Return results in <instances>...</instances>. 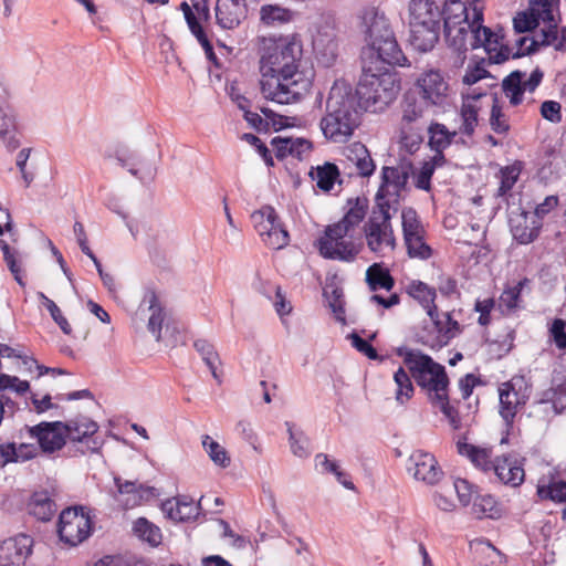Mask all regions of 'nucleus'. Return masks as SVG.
<instances>
[{
	"label": "nucleus",
	"mask_w": 566,
	"mask_h": 566,
	"mask_svg": "<svg viewBox=\"0 0 566 566\" xmlns=\"http://www.w3.org/2000/svg\"><path fill=\"white\" fill-rule=\"evenodd\" d=\"M361 27L367 49L363 51V74L354 96L361 111L379 113L399 91V80L388 66H405L408 60L384 13L374 8L365 10Z\"/></svg>",
	"instance_id": "nucleus-1"
},
{
	"label": "nucleus",
	"mask_w": 566,
	"mask_h": 566,
	"mask_svg": "<svg viewBox=\"0 0 566 566\" xmlns=\"http://www.w3.org/2000/svg\"><path fill=\"white\" fill-rule=\"evenodd\" d=\"M259 49L260 91L276 104L300 103L310 93L315 71L303 56V43L296 33L262 38Z\"/></svg>",
	"instance_id": "nucleus-2"
},
{
	"label": "nucleus",
	"mask_w": 566,
	"mask_h": 566,
	"mask_svg": "<svg viewBox=\"0 0 566 566\" xmlns=\"http://www.w3.org/2000/svg\"><path fill=\"white\" fill-rule=\"evenodd\" d=\"M361 114L352 87L344 81H336L326 101V114L319 122L321 130L326 139L345 143L360 125Z\"/></svg>",
	"instance_id": "nucleus-3"
},
{
	"label": "nucleus",
	"mask_w": 566,
	"mask_h": 566,
	"mask_svg": "<svg viewBox=\"0 0 566 566\" xmlns=\"http://www.w3.org/2000/svg\"><path fill=\"white\" fill-rule=\"evenodd\" d=\"M409 11V43L419 52L431 51L439 41L442 13L433 0H411Z\"/></svg>",
	"instance_id": "nucleus-4"
},
{
	"label": "nucleus",
	"mask_w": 566,
	"mask_h": 566,
	"mask_svg": "<svg viewBox=\"0 0 566 566\" xmlns=\"http://www.w3.org/2000/svg\"><path fill=\"white\" fill-rule=\"evenodd\" d=\"M399 356L416 384L426 391L428 399L449 391L450 380L443 365L419 349H400Z\"/></svg>",
	"instance_id": "nucleus-5"
},
{
	"label": "nucleus",
	"mask_w": 566,
	"mask_h": 566,
	"mask_svg": "<svg viewBox=\"0 0 566 566\" xmlns=\"http://www.w3.org/2000/svg\"><path fill=\"white\" fill-rule=\"evenodd\" d=\"M483 7L479 0H473L472 7V49L484 48L489 54V60L495 64H500L510 59V46L500 43L502 40L490 28L482 25Z\"/></svg>",
	"instance_id": "nucleus-6"
},
{
	"label": "nucleus",
	"mask_w": 566,
	"mask_h": 566,
	"mask_svg": "<svg viewBox=\"0 0 566 566\" xmlns=\"http://www.w3.org/2000/svg\"><path fill=\"white\" fill-rule=\"evenodd\" d=\"M66 441L70 442L69 453L72 455L97 452L102 443L95 438L98 424L87 417L81 416L64 422Z\"/></svg>",
	"instance_id": "nucleus-7"
},
{
	"label": "nucleus",
	"mask_w": 566,
	"mask_h": 566,
	"mask_svg": "<svg viewBox=\"0 0 566 566\" xmlns=\"http://www.w3.org/2000/svg\"><path fill=\"white\" fill-rule=\"evenodd\" d=\"M354 238L352 233H344L340 227L331 224L318 240L319 253L325 259L352 262L359 253V245L354 242Z\"/></svg>",
	"instance_id": "nucleus-8"
},
{
	"label": "nucleus",
	"mask_w": 566,
	"mask_h": 566,
	"mask_svg": "<svg viewBox=\"0 0 566 566\" xmlns=\"http://www.w3.org/2000/svg\"><path fill=\"white\" fill-rule=\"evenodd\" d=\"M530 398L528 387L524 377H513L499 387V413L507 430L513 428L517 412Z\"/></svg>",
	"instance_id": "nucleus-9"
},
{
	"label": "nucleus",
	"mask_w": 566,
	"mask_h": 566,
	"mask_svg": "<svg viewBox=\"0 0 566 566\" xmlns=\"http://www.w3.org/2000/svg\"><path fill=\"white\" fill-rule=\"evenodd\" d=\"M367 247L381 256L392 252L396 240L390 223L389 209H380L378 216H371L364 226Z\"/></svg>",
	"instance_id": "nucleus-10"
},
{
	"label": "nucleus",
	"mask_w": 566,
	"mask_h": 566,
	"mask_svg": "<svg viewBox=\"0 0 566 566\" xmlns=\"http://www.w3.org/2000/svg\"><path fill=\"white\" fill-rule=\"evenodd\" d=\"M413 91L430 106L436 107V111L443 112L450 105V85L438 70L424 71L417 78Z\"/></svg>",
	"instance_id": "nucleus-11"
},
{
	"label": "nucleus",
	"mask_w": 566,
	"mask_h": 566,
	"mask_svg": "<svg viewBox=\"0 0 566 566\" xmlns=\"http://www.w3.org/2000/svg\"><path fill=\"white\" fill-rule=\"evenodd\" d=\"M92 531V521L83 507H67L59 517L57 533L62 542L76 546L85 541Z\"/></svg>",
	"instance_id": "nucleus-12"
},
{
	"label": "nucleus",
	"mask_w": 566,
	"mask_h": 566,
	"mask_svg": "<svg viewBox=\"0 0 566 566\" xmlns=\"http://www.w3.org/2000/svg\"><path fill=\"white\" fill-rule=\"evenodd\" d=\"M408 179L409 168L406 166L381 168V184L376 193V201L380 209H390L391 205L398 203Z\"/></svg>",
	"instance_id": "nucleus-13"
},
{
	"label": "nucleus",
	"mask_w": 566,
	"mask_h": 566,
	"mask_svg": "<svg viewBox=\"0 0 566 566\" xmlns=\"http://www.w3.org/2000/svg\"><path fill=\"white\" fill-rule=\"evenodd\" d=\"M429 317L433 324L434 333L421 336V342L431 349H440L449 345L453 338L462 333V326L452 317L451 312L439 313L437 310L436 315Z\"/></svg>",
	"instance_id": "nucleus-14"
},
{
	"label": "nucleus",
	"mask_w": 566,
	"mask_h": 566,
	"mask_svg": "<svg viewBox=\"0 0 566 566\" xmlns=\"http://www.w3.org/2000/svg\"><path fill=\"white\" fill-rule=\"evenodd\" d=\"M406 468L416 481L427 485L438 484L444 474L436 457L423 450H415L409 455Z\"/></svg>",
	"instance_id": "nucleus-15"
},
{
	"label": "nucleus",
	"mask_w": 566,
	"mask_h": 566,
	"mask_svg": "<svg viewBox=\"0 0 566 566\" xmlns=\"http://www.w3.org/2000/svg\"><path fill=\"white\" fill-rule=\"evenodd\" d=\"M544 73L536 67L527 80L525 72L520 70L511 72L502 82L504 95L509 98L512 106H517L523 101L525 92L533 93L543 80Z\"/></svg>",
	"instance_id": "nucleus-16"
},
{
	"label": "nucleus",
	"mask_w": 566,
	"mask_h": 566,
	"mask_svg": "<svg viewBox=\"0 0 566 566\" xmlns=\"http://www.w3.org/2000/svg\"><path fill=\"white\" fill-rule=\"evenodd\" d=\"M28 430L30 436L36 439L44 453H53L66 444L64 422L62 421H43Z\"/></svg>",
	"instance_id": "nucleus-17"
},
{
	"label": "nucleus",
	"mask_w": 566,
	"mask_h": 566,
	"mask_svg": "<svg viewBox=\"0 0 566 566\" xmlns=\"http://www.w3.org/2000/svg\"><path fill=\"white\" fill-rule=\"evenodd\" d=\"M401 125H415L416 130H421V124L429 115L440 113L436 107L430 106L416 91L405 93L401 103Z\"/></svg>",
	"instance_id": "nucleus-18"
},
{
	"label": "nucleus",
	"mask_w": 566,
	"mask_h": 566,
	"mask_svg": "<svg viewBox=\"0 0 566 566\" xmlns=\"http://www.w3.org/2000/svg\"><path fill=\"white\" fill-rule=\"evenodd\" d=\"M33 539L20 534L0 543V566H24L32 553Z\"/></svg>",
	"instance_id": "nucleus-19"
},
{
	"label": "nucleus",
	"mask_w": 566,
	"mask_h": 566,
	"mask_svg": "<svg viewBox=\"0 0 566 566\" xmlns=\"http://www.w3.org/2000/svg\"><path fill=\"white\" fill-rule=\"evenodd\" d=\"M114 483L117 489L116 501L126 510L136 507L157 496L155 488L137 483V481H124L116 476Z\"/></svg>",
	"instance_id": "nucleus-20"
},
{
	"label": "nucleus",
	"mask_w": 566,
	"mask_h": 566,
	"mask_svg": "<svg viewBox=\"0 0 566 566\" xmlns=\"http://www.w3.org/2000/svg\"><path fill=\"white\" fill-rule=\"evenodd\" d=\"M343 159L339 161L348 168V175L356 174L359 177H369L374 174L376 165L367 147L359 143H353L343 150Z\"/></svg>",
	"instance_id": "nucleus-21"
},
{
	"label": "nucleus",
	"mask_w": 566,
	"mask_h": 566,
	"mask_svg": "<svg viewBox=\"0 0 566 566\" xmlns=\"http://www.w3.org/2000/svg\"><path fill=\"white\" fill-rule=\"evenodd\" d=\"M524 461L511 454L497 457L494 459L493 472L504 485L517 488L525 480Z\"/></svg>",
	"instance_id": "nucleus-22"
},
{
	"label": "nucleus",
	"mask_w": 566,
	"mask_h": 566,
	"mask_svg": "<svg viewBox=\"0 0 566 566\" xmlns=\"http://www.w3.org/2000/svg\"><path fill=\"white\" fill-rule=\"evenodd\" d=\"M247 17L245 0H218L216 19L220 28L232 30L240 25Z\"/></svg>",
	"instance_id": "nucleus-23"
},
{
	"label": "nucleus",
	"mask_w": 566,
	"mask_h": 566,
	"mask_svg": "<svg viewBox=\"0 0 566 566\" xmlns=\"http://www.w3.org/2000/svg\"><path fill=\"white\" fill-rule=\"evenodd\" d=\"M203 496L196 504L192 499L188 496H180L168 499L161 504L163 513L175 522H188L197 518L201 509V501Z\"/></svg>",
	"instance_id": "nucleus-24"
},
{
	"label": "nucleus",
	"mask_w": 566,
	"mask_h": 566,
	"mask_svg": "<svg viewBox=\"0 0 566 566\" xmlns=\"http://www.w3.org/2000/svg\"><path fill=\"white\" fill-rule=\"evenodd\" d=\"M485 95V91L475 92V90L467 94L459 113L461 119V125L457 129L459 135H464L467 137H472L474 135L475 128L479 124L480 107L478 106V101Z\"/></svg>",
	"instance_id": "nucleus-25"
},
{
	"label": "nucleus",
	"mask_w": 566,
	"mask_h": 566,
	"mask_svg": "<svg viewBox=\"0 0 566 566\" xmlns=\"http://www.w3.org/2000/svg\"><path fill=\"white\" fill-rule=\"evenodd\" d=\"M368 211V200L366 198L348 199L347 210L338 222L334 223L343 229L344 233L356 234L359 224L365 219Z\"/></svg>",
	"instance_id": "nucleus-26"
},
{
	"label": "nucleus",
	"mask_w": 566,
	"mask_h": 566,
	"mask_svg": "<svg viewBox=\"0 0 566 566\" xmlns=\"http://www.w3.org/2000/svg\"><path fill=\"white\" fill-rule=\"evenodd\" d=\"M510 222L511 232L518 243L528 244L538 237L541 223L527 212L511 218Z\"/></svg>",
	"instance_id": "nucleus-27"
},
{
	"label": "nucleus",
	"mask_w": 566,
	"mask_h": 566,
	"mask_svg": "<svg viewBox=\"0 0 566 566\" xmlns=\"http://www.w3.org/2000/svg\"><path fill=\"white\" fill-rule=\"evenodd\" d=\"M536 495L539 501L566 504V481L556 479L553 474L543 475L538 480Z\"/></svg>",
	"instance_id": "nucleus-28"
},
{
	"label": "nucleus",
	"mask_w": 566,
	"mask_h": 566,
	"mask_svg": "<svg viewBox=\"0 0 566 566\" xmlns=\"http://www.w3.org/2000/svg\"><path fill=\"white\" fill-rule=\"evenodd\" d=\"M547 22L536 32V40L542 46H553L557 51H566V27L560 30L554 22L551 11L546 12Z\"/></svg>",
	"instance_id": "nucleus-29"
},
{
	"label": "nucleus",
	"mask_w": 566,
	"mask_h": 566,
	"mask_svg": "<svg viewBox=\"0 0 566 566\" xmlns=\"http://www.w3.org/2000/svg\"><path fill=\"white\" fill-rule=\"evenodd\" d=\"M429 146L436 153V157H443V150L459 136L457 129L450 130L444 124L431 123L428 127Z\"/></svg>",
	"instance_id": "nucleus-30"
},
{
	"label": "nucleus",
	"mask_w": 566,
	"mask_h": 566,
	"mask_svg": "<svg viewBox=\"0 0 566 566\" xmlns=\"http://www.w3.org/2000/svg\"><path fill=\"white\" fill-rule=\"evenodd\" d=\"M27 509L30 515L42 522L50 521L56 512V505L46 491L34 492Z\"/></svg>",
	"instance_id": "nucleus-31"
},
{
	"label": "nucleus",
	"mask_w": 566,
	"mask_h": 566,
	"mask_svg": "<svg viewBox=\"0 0 566 566\" xmlns=\"http://www.w3.org/2000/svg\"><path fill=\"white\" fill-rule=\"evenodd\" d=\"M473 0L468 3L461 0H446L442 13L443 24L455 25L461 22L471 21Z\"/></svg>",
	"instance_id": "nucleus-32"
},
{
	"label": "nucleus",
	"mask_w": 566,
	"mask_h": 566,
	"mask_svg": "<svg viewBox=\"0 0 566 566\" xmlns=\"http://www.w3.org/2000/svg\"><path fill=\"white\" fill-rule=\"evenodd\" d=\"M470 548L480 566H499L503 563L502 553L485 539L472 541Z\"/></svg>",
	"instance_id": "nucleus-33"
},
{
	"label": "nucleus",
	"mask_w": 566,
	"mask_h": 566,
	"mask_svg": "<svg viewBox=\"0 0 566 566\" xmlns=\"http://www.w3.org/2000/svg\"><path fill=\"white\" fill-rule=\"evenodd\" d=\"M408 293L412 298L419 302L428 316H432L433 314L436 315V311L438 310L434 303L437 293L433 287H430L421 281H412L408 285Z\"/></svg>",
	"instance_id": "nucleus-34"
},
{
	"label": "nucleus",
	"mask_w": 566,
	"mask_h": 566,
	"mask_svg": "<svg viewBox=\"0 0 566 566\" xmlns=\"http://www.w3.org/2000/svg\"><path fill=\"white\" fill-rule=\"evenodd\" d=\"M443 27L448 45L459 52L467 51V39L472 33V20L455 25L443 24Z\"/></svg>",
	"instance_id": "nucleus-35"
},
{
	"label": "nucleus",
	"mask_w": 566,
	"mask_h": 566,
	"mask_svg": "<svg viewBox=\"0 0 566 566\" xmlns=\"http://www.w3.org/2000/svg\"><path fill=\"white\" fill-rule=\"evenodd\" d=\"M366 282L370 291L386 290L390 291L395 285V280L389 270L380 263H374L366 271Z\"/></svg>",
	"instance_id": "nucleus-36"
},
{
	"label": "nucleus",
	"mask_w": 566,
	"mask_h": 566,
	"mask_svg": "<svg viewBox=\"0 0 566 566\" xmlns=\"http://www.w3.org/2000/svg\"><path fill=\"white\" fill-rule=\"evenodd\" d=\"M144 301L148 303V310L150 312L147 324L148 331L156 337V340H160L161 328L166 318V313L163 306L159 304L155 292H148Z\"/></svg>",
	"instance_id": "nucleus-37"
},
{
	"label": "nucleus",
	"mask_w": 566,
	"mask_h": 566,
	"mask_svg": "<svg viewBox=\"0 0 566 566\" xmlns=\"http://www.w3.org/2000/svg\"><path fill=\"white\" fill-rule=\"evenodd\" d=\"M14 130V112L7 99L0 98V137L12 148L18 146V142L13 138Z\"/></svg>",
	"instance_id": "nucleus-38"
},
{
	"label": "nucleus",
	"mask_w": 566,
	"mask_h": 566,
	"mask_svg": "<svg viewBox=\"0 0 566 566\" xmlns=\"http://www.w3.org/2000/svg\"><path fill=\"white\" fill-rule=\"evenodd\" d=\"M294 12L279 4H263L260 8V20L264 25L275 27L293 20Z\"/></svg>",
	"instance_id": "nucleus-39"
},
{
	"label": "nucleus",
	"mask_w": 566,
	"mask_h": 566,
	"mask_svg": "<svg viewBox=\"0 0 566 566\" xmlns=\"http://www.w3.org/2000/svg\"><path fill=\"white\" fill-rule=\"evenodd\" d=\"M459 453L467 455L471 462L484 472L493 471L494 460H492L491 451L474 447L469 443H458Z\"/></svg>",
	"instance_id": "nucleus-40"
},
{
	"label": "nucleus",
	"mask_w": 566,
	"mask_h": 566,
	"mask_svg": "<svg viewBox=\"0 0 566 566\" xmlns=\"http://www.w3.org/2000/svg\"><path fill=\"white\" fill-rule=\"evenodd\" d=\"M315 469L319 473H332L337 481L346 489L354 490V483L347 479L346 474L339 469L336 461L331 460L325 453H317L314 458Z\"/></svg>",
	"instance_id": "nucleus-41"
},
{
	"label": "nucleus",
	"mask_w": 566,
	"mask_h": 566,
	"mask_svg": "<svg viewBox=\"0 0 566 566\" xmlns=\"http://www.w3.org/2000/svg\"><path fill=\"white\" fill-rule=\"evenodd\" d=\"M313 49L317 54H321L327 62L334 61L336 57L337 44L335 34L332 29L322 32L318 31L313 38Z\"/></svg>",
	"instance_id": "nucleus-42"
},
{
	"label": "nucleus",
	"mask_w": 566,
	"mask_h": 566,
	"mask_svg": "<svg viewBox=\"0 0 566 566\" xmlns=\"http://www.w3.org/2000/svg\"><path fill=\"white\" fill-rule=\"evenodd\" d=\"M311 177L316 181V186L323 191H329L339 176V168L332 163H325L311 171Z\"/></svg>",
	"instance_id": "nucleus-43"
},
{
	"label": "nucleus",
	"mask_w": 566,
	"mask_h": 566,
	"mask_svg": "<svg viewBox=\"0 0 566 566\" xmlns=\"http://www.w3.org/2000/svg\"><path fill=\"white\" fill-rule=\"evenodd\" d=\"M133 531L137 537L151 546H158L161 543L163 535L160 528L145 517H138L134 522Z\"/></svg>",
	"instance_id": "nucleus-44"
},
{
	"label": "nucleus",
	"mask_w": 566,
	"mask_h": 566,
	"mask_svg": "<svg viewBox=\"0 0 566 566\" xmlns=\"http://www.w3.org/2000/svg\"><path fill=\"white\" fill-rule=\"evenodd\" d=\"M193 347L200 354L202 360L210 369L212 377L218 382H221V375L218 373V365L220 364V358L218 353L214 350L213 345L206 339H197L193 343Z\"/></svg>",
	"instance_id": "nucleus-45"
},
{
	"label": "nucleus",
	"mask_w": 566,
	"mask_h": 566,
	"mask_svg": "<svg viewBox=\"0 0 566 566\" xmlns=\"http://www.w3.org/2000/svg\"><path fill=\"white\" fill-rule=\"evenodd\" d=\"M394 380L397 385L396 401L403 406L413 396L415 388L411 381V375H409L405 368L399 367L394 374Z\"/></svg>",
	"instance_id": "nucleus-46"
},
{
	"label": "nucleus",
	"mask_w": 566,
	"mask_h": 566,
	"mask_svg": "<svg viewBox=\"0 0 566 566\" xmlns=\"http://www.w3.org/2000/svg\"><path fill=\"white\" fill-rule=\"evenodd\" d=\"M252 218L262 239L279 223L277 214L270 206L263 207L260 211L253 213Z\"/></svg>",
	"instance_id": "nucleus-47"
},
{
	"label": "nucleus",
	"mask_w": 566,
	"mask_h": 566,
	"mask_svg": "<svg viewBox=\"0 0 566 566\" xmlns=\"http://www.w3.org/2000/svg\"><path fill=\"white\" fill-rule=\"evenodd\" d=\"M202 447L209 455L210 460L216 465L221 468H227L230 465L231 460L227 450L217 441H214L210 436H202Z\"/></svg>",
	"instance_id": "nucleus-48"
},
{
	"label": "nucleus",
	"mask_w": 566,
	"mask_h": 566,
	"mask_svg": "<svg viewBox=\"0 0 566 566\" xmlns=\"http://www.w3.org/2000/svg\"><path fill=\"white\" fill-rule=\"evenodd\" d=\"M429 401L432 406L440 409L453 429L457 430L460 428L461 419L458 410L450 403L449 391L440 394L439 396L431 398Z\"/></svg>",
	"instance_id": "nucleus-49"
},
{
	"label": "nucleus",
	"mask_w": 566,
	"mask_h": 566,
	"mask_svg": "<svg viewBox=\"0 0 566 566\" xmlns=\"http://www.w3.org/2000/svg\"><path fill=\"white\" fill-rule=\"evenodd\" d=\"M185 20L192 35L198 40L207 55L211 59L213 56V48L210 41L208 40V36L205 33V30L201 25L202 20L199 19V17L195 14V12L188 13L185 17Z\"/></svg>",
	"instance_id": "nucleus-50"
},
{
	"label": "nucleus",
	"mask_w": 566,
	"mask_h": 566,
	"mask_svg": "<svg viewBox=\"0 0 566 566\" xmlns=\"http://www.w3.org/2000/svg\"><path fill=\"white\" fill-rule=\"evenodd\" d=\"M530 283L527 279H523L513 286L506 287L501 296L500 304L505 306L507 311H514L520 307L521 294L523 289Z\"/></svg>",
	"instance_id": "nucleus-51"
},
{
	"label": "nucleus",
	"mask_w": 566,
	"mask_h": 566,
	"mask_svg": "<svg viewBox=\"0 0 566 566\" xmlns=\"http://www.w3.org/2000/svg\"><path fill=\"white\" fill-rule=\"evenodd\" d=\"M405 243L408 254L411 258H419L427 260L431 256V248L423 241V233H413L410 237H405Z\"/></svg>",
	"instance_id": "nucleus-52"
},
{
	"label": "nucleus",
	"mask_w": 566,
	"mask_h": 566,
	"mask_svg": "<svg viewBox=\"0 0 566 566\" xmlns=\"http://www.w3.org/2000/svg\"><path fill=\"white\" fill-rule=\"evenodd\" d=\"M289 441L292 453L298 458H307L308 451V438L304 436L302 431H294L293 424L286 422Z\"/></svg>",
	"instance_id": "nucleus-53"
},
{
	"label": "nucleus",
	"mask_w": 566,
	"mask_h": 566,
	"mask_svg": "<svg viewBox=\"0 0 566 566\" xmlns=\"http://www.w3.org/2000/svg\"><path fill=\"white\" fill-rule=\"evenodd\" d=\"M521 169V163H515L501 169V182L497 190L499 197H503L511 191L518 179Z\"/></svg>",
	"instance_id": "nucleus-54"
},
{
	"label": "nucleus",
	"mask_w": 566,
	"mask_h": 566,
	"mask_svg": "<svg viewBox=\"0 0 566 566\" xmlns=\"http://www.w3.org/2000/svg\"><path fill=\"white\" fill-rule=\"evenodd\" d=\"M490 126L496 134H507L510 124L506 115L503 113L502 107L499 105L497 98L492 97V106L490 113Z\"/></svg>",
	"instance_id": "nucleus-55"
},
{
	"label": "nucleus",
	"mask_w": 566,
	"mask_h": 566,
	"mask_svg": "<svg viewBox=\"0 0 566 566\" xmlns=\"http://www.w3.org/2000/svg\"><path fill=\"white\" fill-rule=\"evenodd\" d=\"M472 513L478 517H494L499 513L496 502L491 495L475 497L472 505Z\"/></svg>",
	"instance_id": "nucleus-56"
},
{
	"label": "nucleus",
	"mask_w": 566,
	"mask_h": 566,
	"mask_svg": "<svg viewBox=\"0 0 566 566\" xmlns=\"http://www.w3.org/2000/svg\"><path fill=\"white\" fill-rule=\"evenodd\" d=\"M482 80L490 81V83L486 84L488 87L496 85V78L484 69L483 61L472 67L469 66L463 75V83L470 86Z\"/></svg>",
	"instance_id": "nucleus-57"
},
{
	"label": "nucleus",
	"mask_w": 566,
	"mask_h": 566,
	"mask_svg": "<svg viewBox=\"0 0 566 566\" xmlns=\"http://www.w3.org/2000/svg\"><path fill=\"white\" fill-rule=\"evenodd\" d=\"M403 238L413 233H424L418 213L412 208H405L401 212Z\"/></svg>",
	"instance_id": "nucleus-58"
},
{
	"label": "nucleus",
	"mask_w": 566,
	"mask_h": 566,
	"mask_svg": "<svg viewBox=\"0 0 566 566\" xmlns=\"http://www.w3.org/2000/svg\"><path fill=\"white\" fill-rule=\"evenodd\" d=\"M265 245L279 250L287 245L289 233L279 222L272 231H270L263 239Z\"/></svg>",
	"instance_id": "nucleus-59"
},
{
	"label": "nucleus",
	"mask_w": 566,
	"mask_h": 566,
	"mask_svg": "<svg viewBox=\"0 0 566 566\" xmlns=\"http://www.w3.org/2000/svg\"><path fill=\"white\" fill-rule=\"evenodd\" d=\"M536 32L537 31L534 32V35L532 39H530L527 36H520L518 39H516L515 51L513 48H510V51H511L510 57H513V59L521 57L523 55H526V54H530V53L536 51L537 46H542V44H539V42L535 41Z\"/></svg>",
	"instance_id": "nucleus-60"
},
{
	"label": "nucleus",
	"mask_w": 566,
	"mask_h": 566,
	"mask_svg": "<svg viewBox=\"0 0 566 566\" xmlns=\"http://www.w3.org/2000/svg\"><path fill=\"white\" fill-rule=\"evenodd\" d=\"M41 297L44 300V305L50 312L53 321L60 326L62 332L66 335H70L72 332L71 325L67 319L63 316L60 307L44 294H41Z\"/></svg>",
	"instance_id": "nucleus-61"
},
{
	"label": "nucleus",
	"mask_w": 566,
	"mask_h": 566,
	"mask_svg": "<svg viewBox=\"0 0 566 566\" xmlns=\"http://www.w3.org/2000/svg\"><path fill=\"white\" fill-rule=\"evenodd\" d=\"M513 25L516 33H524L537 28L538 22L533 14L520 12L514 18Z\"/></svg>",
	"instance_id": "nucleus-62"
},
{
	"label": "nucleus",
	"mask_w": 566,
	"mask_h": 566,
	"mask_svg": "<svg viewBox=\"0 0 566 566\" xmlns=\"http://www.w3.org/2000/svg\"><path fill=\"white\" fill-rule=\"evenodd\" d=\"M549 333L555 345L559 349H566L565 322L562 318H555L549 327Z\"/></svg>",
	"instance_id": "nucleus-63"
},
{
	"label": "nucleus",
	"mask_w": 566,
	"mask_h": 566,
	"mask_svg": "<svg viewBox=\"0 0 566 566\" xmlns=\"http://www.w3.org/2000/svg\"><path fill=\"white\" fill-rule=\"evenodd\" d=\"M541 114L545 119L552 123H558L562 119L560 104L555 101H545L541 105Z\"/></svg>",
	"instance_id": "nucleus-64"
}]
</instances>
